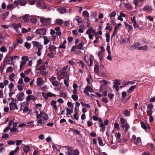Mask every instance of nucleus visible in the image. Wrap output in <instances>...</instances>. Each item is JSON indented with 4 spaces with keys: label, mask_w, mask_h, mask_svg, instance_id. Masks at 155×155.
I'll return each mask as SVG.
<instances>
[{
    "label": "nucleus",
    "mask_w": 155,
    "mask_h": 155,
    "mask_svg": "<svg viewBox=\"0 0 155 155\" xmlns=\"http://www.w3.org/2000/svg\"><path fill=\"white\" fill-rule=\"evenodd\" d=\"M51 18H45L44 17H41L40 19V22L42 24L44 25H48L51 23Z\"/></svg>",
    "instance_id": "nucleus-1"
},
{
    "label": "nucleus",
    "mask_w": 155,
    "mask_h": 155,
    "mask_svg": "<svg viewBox=\"0 0 155 155\" xmlns=\"http://www.w3.org/2000/svg\"><path fill=\"white\" fill-rule=\"evenodd\" d=\"M35 33L39 35H44L46 34V29L44 28L37 29L36 30Z\"/></svg>",
    "instance_id": "nucleus-2"
},
{
    "label": "nucleus",
    "mask_w": 155,
    "mask_h": 155,
    "mask_svg": "<svg viewBox=\"0 0 155 155\" xmlns=\"http://www.w3.org/2000/svg\"><path fill=\"white\" fill-rule=\"evenodd\" d=\"M37 5L40 8L43 9H46L47 8V6L45 4L43 0L38 1L37 3Z\"/></svg>",
    "instance_id": "nucleus-3"
},
{
    "label": "nucleus",
    "mask_w": 155,
    "mask_h": 155,
    "mask_svg": "<svg viewBox=\"0 0 155 155\" xmlns=\"http://www.w3.org/2000/svg\"><path fill=\"white\" fill-rule=\"evenodd\" d=\"M10 107V109L11 110H13L15 109L16 110L18 109V107L17 105L15 103L13 102L12 101L9 104Z\"/></svg>",
    "instance_id": "nucleus-4"
},
{
    "label": "nucleus",
    "mask_w": 155,
    "mask_h": 155,
    "mask_svg": "<svg viewBox=\"0 0 155 155\" xmlns=\"http://www.w3.org/2000/svg\"><path fill=\"white\" fill-rule=\"evenodd\" d=\"M24 93L23 92L19 93L16 96L18 99L19 101H22L24 98Z\"/></svg>",
    "instance_id": "nucleus-5"
},
{
    "label": "nucleus",
    "mask_w": 155,
    "mask_h": 155,
    "mask_svg": "<svg viewBox=\"0 0 155 155\" xmlns=\"http://www.w3.org/2000/svg\"><path fill=\"white\" fill-rule=\"evenodd\" d=\"M30 15H25L22 16L21 18L24 20V22H28L29 21V17Z\"/></svg>",
    "instance_id": "nucleus-6"
},
{
    "label": "nucleus",
    "mask_w": 155,
    "mask_h": 155,
    "mask_svg": "<svg viewBox=\"0 0 155 155\" xmlns=\"http://www.w3.org/2000/svg\"><path fill=\"white\" fill-rule=\"evenodd\" d=\"M79 152L77 149L74 150L73 152H69L68 153V155H79Z\"/></svg>",
    "instance_id": "nucleus-7"
},
{
    "label": "nucleus",
    "mask_w": 155,
    "mask_h": 155,
    "mask_svg": "<svg viewBox=\"0 0 155 155\" xmlns=\"http://www.w3.org/2000/svg\"><path fill=\"white\" fill-rule=\"evenodd\" d=\"M142 10L143 11H152L153 9L151 6L147 5L145 6L142 9Z\"/></svg>",
    "instance_id": "nucleus-8"
},
{
    "label": "nucleus",
    "mask_w": 155,
    "mask_h": 155,
    "mask_svg": "<svg viewBox=\"0 0 155 155\" xmlns=\"http://www.w3.org/2000/svg\"><path fill=\"white\" fill-rule=\"evenodd\" d=\"M136 85H133L131 86L127 90V92L128 94H130L132 92H133L134 89L136 87Z\"/></svg>",
    "instance_id": "nucleus-9"
},
{
    "label": "nucleus",
    "mask_w": 155,
    "mask_h": 155,
    "mask_svg": "<svg viewBox=\"0 0 155 155\" xmlns=\"http://www.w3.org/2000/svg\"><path fill=\"white\" fill-rule=\"evenodd\" d=\"M59 12L61 14H64L66 13V9L65 7H61L59 8Z\"/></svg>",
    "instance_id": "nucleus-10"
},
{
    "label": "nucleus",
    "mask_w": 155,
    "mask_h": 155,
    "mask_svg": "<svg viewBox=\"0 0 155 155\" xmlns=\"http://www.w3.org/2000/svg\"><path fill=\"white\" fill-rule=\"evenodd\" d=\"M43 47L42 45H40L37 47L38 49V52H37V55L38 56H40L41 55V50L43 48Z\"/></svg>",
    "instance_id": "nucleus-11"
},
{
    "label": "nucleus",
    "mask_w": 155,
    "mask_h": 155,
    "mask_svg": "<svg viewBox=\"0 0 155 155\" xmlns=\"http://www.w3.org/2000/svg\"><path fill=\"white\" fill-rule=\"evenodd\" d=\"M19 2V5L21 6H24L27 4L26 0H17Z\"/></svg>",
    "instance_id": "nucleus-12"
},
{
    "label": "nucleus",
    "mask_w": 155,
    "mask_h": 155,
    "mask_svg": "<svg viewBox=\"0 0 155 155\" xmlns=\"http://www.w3.org/2000/svg\"><path fill=\"white\" fill-rule=\"evenodd\" d=\"M83 15L85 19L86 18H89V15L88 12L86 11H84L83 12Z\"/></svg>",
    "instance_id": "nucleus-13"
},
{
    "label": "nucleus",
    "mask_w": 155,
    "mask_h": 155,
    "mask_svg": "<svg viewBox=\"0 0 155 155\" xmlns=\"http://www.w3.org/2000/svg\"><path fill=\"white\" fill-rule=\"evenodd\" d=\"M30 150V147L28 146H26L23 147V150L25 153H27Z\"/></svg>",
    "instance_id": "nucleus-14"
},
{
    "label": "nucleus",
    "mask_w": 155,
    "mask_h": 155,
    "mask_svg": "<svg viewBox=\"0 0 155 155\" xmlns=\"http://www.w3.org/2000/svg\"><path fill=\"white\" fill-rule=\"evenodd\" d=\"M122 127L123 128H126L125 130L126 132H127L128 131V129L130 128L129 125L127 123H125L122 125Z\"/></svg>",
    "instance_id": "nucleus-15"
},
{
    "label": "nucleus",
    "mask_w": 155,
    "mask_h": 155,
    "mask_svg": "<svg viewBox=\"0 0 155 155\" xmlns=\"http://www.w3.org/2000/svg\"><path fill=\"white\" fill-rule=\"evenodd\" d=\"M125 7L128 10H131L132 9L131 5L129 3H126L125 4Z\"/></svg>",
    "instance_id": "nucleus-16"
},
{
    "label": "nucleus",
    "mask_w": 155,
    "mask_h": 155,
    "mask_svg": "<svg viewBox=\"0 0 155 155\" xmlns=\"http://www.w3.org/2000/svg\"><path fill=\"white\" fill-rule=\"evenodd\" d=\"M59 97L63 98H67V95L65 92H60Z\"/></svg>",
    "instance_id": "nucleus-17"
},
{
    "label": "nucleus",
    "mask_w": 155,
    "mask_h": 155,
    "mask_svg": "<svg viewBox=\"0 0 155 155\" xmlns=\"http://www.w3.org/2000/svg\"><path fill=\"white\" fill-rule=\"evenodd\" d=\"M137 49L138 50L147 51V47L146 45H144L143 46L138 47H137Z\"/></svg>",
    "instance_id": "nucleus-18"
},
{
    "label": "nucleus",
    "mask_w": 155,
    "mask_h": 155,
    "mask_svg": "<svg viewBox=\"0 0 155 155\" xmlns=\"http://www.w3.org/2000/svg\"><path fill=\"white\" fill-rule=\"evenodd\" d=\"M140 44L139 42L134 43L133 45L131 46V48L133 49H136L138 46L140 45Z\"/></svg>",
    "instance_id": "nucleus-19"
},
{
    "label": "nucleus",
    "mask_w": 155,
    "mask_h": 155,
    "mask_svg": "<svg viewBox=\"0 0 155 155\" xmlns=\"http://www.w3.org/2000/svg\"><path fill=\"white\" fill-rule=\"evenodd\" d=\"M56 23L58 25H61L64 22L63 21L60 19H57L55 21Z\"/></svg>",
    "instance_id": "nucleus-20"
},
{
    "label": "nucleus",
    "mask_w": 155,
    "mask_h": 155,
    "mask_svg": "<svg viewBox=\"0 0 155 155\" xmlns=\"http://www.w3.org/2000/svg\"><path fill=\"white\" fill-rule=\"evenodd\" d=\"M11 57L10 58H9L8 57H6L4 60V62L8 64H10L11 63Z\"/></svg>",
    "instance_id": "nucleus-21"
},
{
    "label": "nucleus",
    "mask_w": 155,
    "mask_h": 155,
    "mask_svg": "<svg viewBox=\"0 0 155 155\" xmlns=\"http://www.w3.org/2000/svg\"><path fill=\"white\" fill-rule=\"evenodd\" d=\"M32 43L34 46L35 47H38L40 45H41L39 44V43L38 41H32Z\"/></svg>",
    "instance_id": "nucleus-22"
},
{
    "label": "nucleus",
    "mask_w": 155,
    "mask_h": 155,
    "mask_svg": "<svg viewBox=\"0 0 155 155\" xmlns=\"http://www.w3.org/2000/svg\"><path fill=\"white\" fill-rule=\"evenodd\" d=\"M43 38L44 39V44L47 45L49 42V40L48 38L47 37L43 36Z\"/></svg>",
    "instance_id": "nucleus-23"
},
{
    "label": "nucleus",
    "mask_w": 155,
    "mask_h": 155,
    "mask_svg": "<svg viewBox=\"0 0 155 155\" xmlns=\"http://www.w3.org/2000/svg\"><path fill=\"white\" fill-rule=\"evenodd\" d=\"M56 48V47L54 45H51L48 48V49H50L51 51L55 50Z\"/></svg>",
    "instance_id": "nucleus-24"
},
{
    "label": "nucleus",
    "mask_w": 155,
    "mask_h": 155,
    "mask_svg": "<svg viewBox=\"0 0 155 155\" xmlns=\"http://www.w3.org/2000/svg\"><path fill=\"white\" fill-rule=\"evenodd\" d=\"M98 55L99 57V58H100V61H103L102 60V56H103V53L102 51H100L98 53Z\"/></svg>",
    "instance_id": "nucleus-25"
},
{
    "label": "nucleus",
    "mask_w": 155,
    "mask_h": 155,
    "mask_svg": "<svg viewBox=\"0 0 155 155\" xmlns=\"http://www.w3.org/2000/svg\"><path fill=\"white\" fill-rule=\"evenodd\" d=\"M24 46L26 47L27 49H28L31 48V45L29 43L26 42L25 43Z\"/></svg>",
    "instance_id": "nucleus-26"
},
{
    "label": "nucleus",
    "mask_w": 155,
    "mask_h": 155,
    "mask_svg": "<svg viewBox=\"0 0 155 155\" xmlns=\"http://www.w3.org/2000/svg\"><path fill=\"white\" fill-rule=\"evenodd\" d=\"M42 114H43L42 117L44 120H46L48 119V116L46 113L43 112Z\"/></svg>",
    "instance_id": "nucleus-27"
},
{
    "label": "nucleus",
    "mask_w": 155,
    "mask_h": 155,
    "mask_svg": "<svg viewBox=\"0 0 155 155\" xmlns=\"http://www.w3.org/2000/svg\"><path fill=\"white\" fill-rule=\"evenodd\" d=\"M84 44V43L83 42L79 43L78 45L76 46L77 49L81 50L83 49L82 47Z\"/></svg>",
    "instance_id": "nucleus-28"
},
{
    "label": "nucleus",
    "mask_w": 155,
    "mask_h": 155,
    "mask_svg": "<svg viewBox=\"0 0 155 155\" xmlns=\"http://www.w3.org/2000/svg\"><path fill=\"white\" fill-rule=\"evenodd\" d=\"M18 44L15 43L14 44L12 47H9V49L10 51H13V50L16 48V47L17 46Z\"/></svg>",
    "instance_id": "nucleus-29"
},
{
    "label": "nucleus",
    "mask_w": 155,
    "mask_h": 155,
    "mask_svg": "<svg viewBox=\"0 0 155 155\" xmlns=\"http://www.w3.org/2000/svg\"><path fill=\"white\" fill-rule=\"evenodd\" d=\"M123 114L126 116H129L130 115V113L128 110H126L123 112Z\"/></svg>",
    "instance_id": "nucleus-30"
},
{
    "label": "nucleus",
    "mask_w": 155,
    "mask_h": 155,
    "mask_svg": "<svg viewBox=\"0 0 155 155\" xmlns=\"http://www.w3.org/2000/svg\"><path fill=\"white\" fill-rule=\"evenodd\" d=\"M141 127L145 130H146L147 128V126L143 121H142L141 122Z\"/></svg>",
    "instance_id": "nucleus-31"
},
{
    "label": "nucleus",
    "mask_w": 155,
    "mask_h": 155,
    "mask_svg": "<svg viewBox=\"0 0 155 155\" xmlns=\"http://www.w3.org/2000/svg\"><path fill=\"white\" fill-rule=\"evenodd\" d=\"M0 50L1 51L3 52H6L7 51V49L6 48L5 46H2L0 48Z\"/></svg>",
    "instance_id": "nucleus-32"
},
{
    "label": "nucleus",
    "mask_w": 155,
    "mask_h": 155,
    "mask_svg": "<svg viewBox=\"0 0 155 155\" xmlns=\"http://www.w3.org/2000/svg\"><path fill=\"white\" fill-rule=\"evenodd\" d=\"M94 70L98 74L99 73V66L98 65H96L94 68Z\"/></svg>",
    "instance_id": "nucleus-33"
},
{
    "label": "nucleus",
    "mask_w": 155,
    "mask_h": 155,
    "mask_svg": "<svg viewBox=\"0 0 155 155\" xmlns=\"http://www.w3.org/2000/svg\"><path fill=\"white\" fill-rule=\"evenodd\" d=\"M37 21V19L35 17L32 18L30 19L31 22L33 24L36 23Z\"/></svg>",
    "instance_id": "nucleus-34"
},
{
    "label": "nucleus",
    "mask_w": 155,
    "mask_h": 155,
    "mask_svg": "<svg viewBox=\"0 0 155 155\" xmlns=\"http://www.w3.org/2000/svg\"><path fill=\"white\" fill-rule=\"evenodd\" d=\"M106 41L108 42L110 41V35L108 33H107L106 34Z\"/></svg>",
    "instance_id": "nucleus-35"
},
{
    "label": "nucleus",
    "mask_w": 155,
    "mask_h": 155,
    "mask_svg": "<svg viewBox=\"0 0 155 155\" xmlns=\"http://www.w3.org/2000/svg\"><path fill=\"white\" fill-rule=\"evenodd\" d=\"M85 88L86 89L87 91L90 92H92L93 91V89L90 86H87L85 87Z\"/></svg>",
    "instance_id": "nucleus-36"
},
{
    "label": "nucleus",
    "mask_w": 155,
    "mask_h": 155,
    "mask_svg": "<svg viewBox=\"0 0 155 155\" xmlns=\"http://www.w3.org/2000/svg\"><path fill=\"white\" fill-rule=\"evenodd\" d=\"M76 20L78 23H81L82 22V20L79 16H76Z\"/></svg>",
    "instance_id": "nucleus-37"
},
{
    "label": "nucleus",
    "mask_w": 155,
    "mask_h": 155,
    "mask_svg": "<svg viewBox=\"0 0 155 155\" xmlns=\"http://www.w3.org/2000/svg\"><path fill=\"white\" fill-rule=\"evenodd\" d=\"M141 143V140L140 138L139 137H137L135 143L137 145L140 143Z\"/></svg>",
    "instance_id": "nucleus-38"
},
{
    "label": "nucleus",
    "mask_w": 155,
    "mask_h": 155,
    "mask_svg": "<svg viewBox=\"0 0 155 155\" xmlns=\"http://www.w3.org/2000/svg\"><path fill=\"white\" fill-rule=\"evenodd\" d=\"M37 85L38 86H40L41 85L42 83V79L40 78H37Z\"/></svg>",
    "instance_id": "nucleus-39"
},
{
    "label": "nucleus",
    "mask_w": 155,
    "mask_h": 155,
    "mask_svg": "<svg viewBox=\"0 0 155 155\" xmlns=\"http://www.w3.org/2000/svg\"><path fill=\"white\" fill-rule=\"evenodd\" d=\"M71 97L75 101H76L78 100V97L76 94L72 95L71 96Z\"/></svg>",
    "instance_id": "nucleus-40"
},
{
    "label": "nucleus",
    "mask_w": 155,
    "mask_h": 155,
    "mask_svg": "<svg viewBox=\"0 0 155 155\" xmlns=\"http://www.w3.org/2000/svg\"><path fill=\"white\" fill-rule=\"evenodd\" d=\"M21 59L24 61H23L27 62L28 60V58L27 56H24L22 57Z\"/></svg>",
    "instance_id": "nucleus-41"
},
{
    "label": "nucleus",
    "mask_w": 155,
    "mask_h": 155,
    "mask_svg": "<svg viewBox=\"0 0 155 155\" xmlns=\"http://www.w3.org/2000/svg\"><path fill=\"white\" fill-rule=\"evenodd\" d=\"M51 82V84H52L54 86L57 87L59 85L58 83L56 81H53Z\"/></svg>",
    "instance_id": "nucleus-42"
},
{
    "label": "nucleus",
    "mask_w": 155,
    "mask_h": 155,
    "mask_svg": "<svg viewBox=\"0 0 155 155\" xmlns=\"http://www.w3.org/2000/svg\"><path fill=\"white\" fill-rule=\"evenodd\" d=\"M70 130L72 131L73 132L76 133L77 135H79L80 134V132L79 131L73 129L72 128H70Z\"/></svg>",
    "instance_id": "nucleus-43"
},
{
    "label": "nucleus",
    "mask_w": 155,
    "mask_h": 155,
    "mask_svg": "<svg viewBox=\"0 0 155 155\" xmlns=\"http://www.w3.org/2000/svg\"><path fill=\"white\" fill-rule=\"evenodd\" d=\"M26 62V61H21V63L20 66V70H21L22 69V67L25 64Z\"/></svg>",
    "instance_id": "nucleus-44"
},
{
    "label": "nucleus",
    "mask_w": 155,
    "mask_h": 155,
    "mask_svg": "<svg viewBox=\"0 0 155 155\" xmlns=\"http://www.w3.org/2000/svg\"><path fill=\"white\" fill-rule=\"evenodd\" d=\"M36 1V0H29L28 2L30 5H32L35 4Z\"/></svg>",
    "instance_id": "nucleus-45"
},
{
    "label": "nucleus",
    "mask_w": 155,
    "mask_h": 155,
    "mask_svg": "<svg viewBox=\"0 0 155 155\" xmlns=\"http://www.w3.org/2000/svg\"><path fill=\"white\" fill-rule=\"evenodd\" d=\"M17 58V60H18L19 58V57L17 56H13L12 57H11V61L12 62L13 60Z\"/></svg>",
    "instance_id": "nucleus-46"
},
{
    "label": "nucleus",
    "mask_w": 155,
    "mask_h": 155,
    "mask_svg": "<svg viewBox=\"0 0 155 155\" xmlns=\"http://www.w3.org/2000/svg\"><path fill=\"white\" fill-rule=\"evenodd\" d=\"M42 95L46 100L48 99L47 93L46 94L45 93L43 92L42 93Z\"/></svg>",
    "instance_id": "nucleus-47"
},
{
    "label": "nucleus",
    "mask_w": 155,
    "mask_h": 155,
    "mask_svg": "<svg viewBox=\"0 0 155 155\" xmlns=\"http://www.w3.org/2000/svg\"><path fill=\"white\" fill-rule=\"evenodd\" d=\"M48 97H55L56 96V95L54 94L51 93V92H48L47 93Z\"/></svg>",
    "instance_id": "nucleus-48"
},
{
    "label": "nucleus",
    "mask_w": 155,
    "mask_h": 155,
    "mask_svg": "<svg viewBox=\"0 0 155 155\" xmlns=\"http://www.w3.org/2000/svg\"><path fill=\"white\" fill-rule=\"evenodd\" d=\"M15 76V74L14 73H12L10 74L9 77V79L12 81H13L14 80L13 79V77Z\"/></svg>",
    "instance_id": "nucleus-49"
},
{
    "label": "nucleus",
    "mask_w": 155,
    "mask_h": 155,
    "mask_svg": "<svg viewBox=\"0 0 155 155\" xmlns=\"http://www.w3.org/2000/svg\"><path fill=\"white\" fill-rule=\"evenodd\" d=\"M14 8V6L12 4H10L8 5H7V9L8 10H9L13 8Z\"/></svg>",
    "instance_id": "nucleus-50"
},
{
    "label": "nucleus",
    "mask_w": 155,
    "mask_h": 155,
    "mask_svg": "<svg viewBox=\"0 0 155 155\" xmlns=\"http://www.w3.org/2000/svg\"><path fill=\"white\" fill-rule=\"evenodd\" d=\"M98 142L99 143V144L100 146H103L104 145L103 144V142L101 138L100 137H98Z\"/></svg>",
    "instance_id": "nucleus-51"
},
{
    "label": "nucleus",
    "mask_w": 155,
    "mask_h": 155,
    "mask_svg": "<svg viewBox=\"0 0 155 155\" xmlns=\"http://www.w3.org/2000/svg\"><path fill=\"white\" fill-rule=\"evenodd\" d=\"M9 14V12H6L3 14L2 15V17H3V20H5L6 17Z\"/></svg>",
    "instance_id": "nucleus-52"
},
{
    "label": "nucleus",
    "mask_w": 155,
    "mask_h": 155,
    "mask_svg": "<svg viewBox=\"0 0 155 155\" xmlns=\"http://www.w3.org/2000/svg\"><path fill=\"white\" fill-rule=\"evenodd\" d=\"M43 112H42L41 111L40 112V114H38L37 115L36 118L37 119H39V118H41L43 116V114H42V113H43Z\"/></svg>",
    "instance_id": "nucleus-53"
},
{
    "label": "nucleus",
    "mask_w": 155,
    "mask_h": 155,
    "mask_svg": "<svg viewBox=\"0 0 155 155\" xmlns=\"http://www.w3.org/2000/svg\"><path fill=\"white\" fill-rule=\"evenodd\" d=\"M27 104V102H23V103L21 104V108L20 110L21 111L22 110V107H24L26 106V104Z\"/></svg>",
    "instance_id": "nucleus-54"
},
{
    "label": "nucleus",
    "mask_w": 155,
    "mask_h": 155,
    "mask_svg": "<svg viewBox=\"0 0 155 155\" xmlns=\"http://www.w3.org/2000/svg\"><path fill=\"white\" fill-rule=\"evenodd\" d=\"M48 56L50 58H54V53L53 52H51L50 53H49L48 54Z\"/></svg>",
    "instance_id": "nucleus-55"
},
{
    "label": "nucleus",
    "mask_w": 155,
    "mask_h": 155,
    "mask_svg": "<svg viewBox=\"0 0 155 155\" xmlns=\"http://www.w3.org/2000/svg\"><path fill=\"white\" fill-rule=\"evenodd\" d=\"M22 142V140H17L15 141L16 145L18 146Z\"/></svg>",
    "instance_id": "nucleus-56"
},
{
    "label": "nucleus",
    "mask_w": 155,
    "mask_h": 155,
    "mask_svg": "<svg viewBox=\"0 0 155 155\" xmlns=\"http://www.w3.org/2000/svg\"><path fill=\"white\" fill-rule=\"evenodd\" d=\"M136 137L135 135H133L132 136V139H131V141L133 143H135V142H136Z\"/></svg>",
    "instance_id": "nucleus-57"
},
{
    "label": "nucleus",
    "mask_w": 155,
    "mask_h": 155,
    "mask_svg": "<svg viewBox=\"0 0 155 155\" xmlns=\"http://www.w3.org/2000/svg\"><path fill=\"white\" fill-rule=\"evenodd\" d=\"M116 14V12H113L111 13L110 14V18H111L114 17Z\"/></svg>",
    "instance_id": "nucleus-58"
},
{
    "label": "nucleus",
    "mask_w": 155,
    "mask_h": 155,
    "mask_svg": "<svg viewBox=\"0 0 155 155\" xmlns=\"http://www.w3.org/2000/svg\"><path fill=\"white\" fill-rule=\"evenodd\" d=\"M135 83L134 81H129L127 82L126 84H124L125 85H127L129 84H134Z\"/></svg>",
    "instance_id": "nucleus-59"
},
{
    "label": "nucleus",
    "mask_w": 155,
    "mask_h": 155,
    "mask_svg": "<svg viewBox=\"0 0 155 155\" xmlns=\"http://www.w3.org/2000/svg\"><path fill=\"white\" fill-rule=\"evenodd\" d=\"M45 65L44 64H43L39 68L38 70H39L40 71L44 70L45 69Z\"/></svg>",
    "instance_id": "nucleus-60"
},
{
    "label": "nucleus",
    "mask_w": 155,
    "mask_h": 155,
    "mask_svg": "<svg viewBox=\"0 0 155 155\" xmlns=\"http://www.w3.org/2000/svg\"><path fill=\"white\" fill-rule=\"evenodd\" d=\"M13 71V68L12 67L10 66L7 68L6 69V72H8L10 71Z\"/></svg>",
    "instance_id": "nucleus-61"
},
{
    "label": "nucleus",
    "mask_w": 155,
    "mask_h": 155,
    "mask_svg": "<svg viewBox=\"0 0 155 155\" xmlns=\"http://www.w3.org/2000/svg\"><path fill=\"white\" fill-rule=\"evenodd\" d=\"M153 113V111L151 110H149L147 111V114L149 116H151Z\"/></svg>",
    "instance_id": "nucleus-62"
},
{
    "label": "nucleus",
    "mask_w": 155,
    "mask_h": 155,
    "mask_svg": "<svg viewBox=\"0 0 155 155\" xmlns=\"http://www.w3.org/2000/svg\"><path fill=\"white\" fill-rule=\"evenodd\" d=\"M14 87V85L13 83H10L8 85V87L10 89V91H12L11 90V89L13 88Z\"/></svg>",
    "instance_id": "nucleus-63"
},
{
    "label": "nucleus",
    "mask_w": 155,
    "mask_h": 155,
    "mask_svg": "<svg viewBox=\"0 0 155 155\" xmlns=\"http://www.w3.org/2000/svg\"><path fill=\"white\" fill-rule=\"evenodd\" d=\"M30 80H31L30 78H29L27 77L26 76L24 78V81H25V82L26 83L29 82L30 81Z\"/></svg>",
    "instance_id": "nucleus-64"
}]
</instances>
